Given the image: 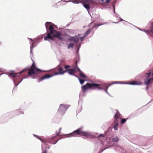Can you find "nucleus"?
I'll return each mask as SVG.
<instances>
[{"label": "nucleus", "instance_id": "1", "mask_svg": "<svg viewBox=\"0 0 153 153\" xmlns=\"http://www.w3.org/2000/svg\"><path fill=\"white\" fill-rule=\"evenodd\" d=\"M49 32L47 33V36L45 37V40L48 39H53L54 37L59 39L62 40V38L61 36V33L54 29L52 25H50L49 27Z\"/></svg>", "mask_w": 153, "mask_h": 153}, {"label": "nucleus", "instance_id": "2", "mask_svg": "<svg viewBox=\"0 0 153 153\" xmlns=\"http://www.w3.org/2000/svg\"><path fill=\"white\" fill-rule=\"evenodd\" d=\"M81 88L83 92H85L88 89L100 90L103 89V87L101 84L95 83H87L85 85L82 86Z\"/></svg>", "mask_w": 153, "mask_h": 153}, {"label": "nucleus", "instance_id": "3", "mask_svg": "<svg viewBox=\"0 0 153 153\" xmlns=\"http://www.w3.org/2000/svg\"><path fill=\"white\" fill-rule=\"evenodd\" d=\"M87 137L90 136V133L88 132L84 131H82L81 129L79 128L74 131L73 133L70 134V137H78V135Z\"/></svg>", "mask_w": 153, "mask_h": 153}, {"label": "nucleus", "instance_id": "4", "mask_svg": "<svg viewBox=\"0 0 153 153\" xmlns=\"http://www.w3.org/2000/svg\"><path fill=\"white\" fill-rule=\"evenodd\" d=\"M26 69L27 70H27L28 75L30 76H32V75H37L42 71L40 69L36 68L34 62L30 68L28 70L27 68Z\"/></svg>", "mask_w": 153, "mask_h": 153}, {"label": "nucleus", "instance_id": "5", "mask_svg": "<svg viewBox=\"0 0 153 153\" xmlns=\"http://www.w3.org/2000/svg\"><path fill=\"white\" fill-rule=\"evenodd\" d=\"M72 1L75 4L82 3L83 4H88L90 5L94 4H96L94 0H72Z\"/></svg>", "mask_w": 153, "mask_h": 153}, {"label": "nucleus", "instance_id": "6", "mask_svg": "<svg viewBox=\"0 0 153 153\" xmlns=\"http://www.w3.org/2000/svg\"><path fill=\"white\" fill-rule=\"evenodd\" d=\"M68 108V107L64 104L60 105L58 109V111L59 113L64 114V112L66 111Z\"/></svg>", "mask_w": 153, "mask_h": 153}, {"label": "nucleus", "instance_id": "7", "mask_svg": "<svg viewBox=\"0 0 153 153\" xmlns=\"http://www.w3.org/2000/svg\"><path fill=\"white\" fill-rule=\"evenodd\" d=\"M75 63L76 67L72 69L66 70V71H68V73L71 75H74V74L78 71V68H79L77 67V60H76Z\"/></svg>", "mask_w": 153, "mask_h": 153}, {"label": "nucleus", "instance_id": "8", "mask_svg": "<svg viewBox=\"0 0 153 153\" xmlns=\"http://www.w3.org/2000/svg\"><path fill=\"white\" fill-rule=\"evenodd\" d=\"M121 118V114L118 111H117L116 113L114 115V121L119 122L118 119Z\"/></svg>", "mask_w": 153, "mask_h": 153}, {"label": "nucleus", "instance_id": "9", "mask_svg": "<svg viewBox=\"0 0 153 153\" xmlns=\"http://www.w3.org/2000/svg\"><path fill=\"white\" fill-rule=\"evenodd\" d=\"M56 69L57 72V73L56 74L58 75L63 74L66 71V70L65 71L63 70V68L62 67H60L58 69Z\"/></svg>", "mask_w": 153, "mask_h": 153}, {"label": "nucleus", "instance_id": "10", "mask_svg": "<svg viewBox=\"0 0 153 153\" xmlns=\"http://www.w3.org/2000/svg\"><path fill=\"white\" fill-rule=\"evenodd\" d=\"M147 34H149L150 33V32L153 33V22H152L150 26V30H143Z\"/></svg>", "mask_w": 153, "mask_h": 153}, {"label": "nucleus", "instance_id": "11", "mask_svg": "<svg viewBox=\"0 0 153 153\" xmlns=\"http://www.w3.org/2000/svg\"><path fill=\"white\" fill-rule=\"evenodd\" d=\"M27 70L26 69H25L23 70L22 71H21L20 73H15L14 71H12L10 73H9V75L10 76H12L13 77H16L17 76V74H20L22 73L23 72H25V71Z\"/></svg>", "mask_w": 153, "mask_h": 153}, {"label": "nucleus", "instance_id": "12", "mask_svg": "<svg viewBox=\"0 0 153 153\" xmlns=\"http://www.w3.org/2000/svg\"><path fill=\"white\" fill-rule=\"evenodd\" d=\"M51 77V76H50V74H46L44 76H42L39 79V82H40L44 79H48Z\"/></svg>", "mask_w": 153, "mask_h": 153}, {"label": "nucleus", "instance_id": "13", "mask_svg": "<svg viewBox=\"0 0 153 153\" xmlns=\"http://www.w3.org/2000/svg\"><path fill=\"white\" fill-rule=\"evenodd\" d=\"M68 40L70 41H75L76 43L79 42V39L76 36L69 38Z\"/></svg>", "mask_w": 153, "mask_h": 153}, {"label": "nucleus", "instance_id": "14", "mask_svg": "<svg viewBox=\"0 0 153 153\" xmlns=\"http://www.w3.org/2000/svg\"><path fill=\"white\" fill-rule=\"evenodd\" d=\"M153 81V77L148 79H146L144 80V83L145 85H148L151 83Z\"/></svg>", "mask_w": 153, "mask_h": 153}, {"label": "nucleus", "instance_id": "15", "mask_svg": "<svg viewBox=\"0 0 153 153\" xmlns=\"http://www.w3.org/2000/svg\"><path fill=\"white\" fill-rule=\"evenodd\" d=\"M78 71L79 72V76L83 78H87V76H85L83 73L81 71V70L79 68H78Z\"/></svg>", "mask_w": 153, "mask_h": 153}, {"label": "nucleus", "instance_id": "16", "mask_svg": "<svg viewBox=\"0 0 153 153\" xmlns=\"http://www.w3.org/2000/svg\"><path fill=\"white\" fill-rule=\"evenodd\" d=\"M57 73V72L56 71V69L53 70H52L51 73L49 74H50V76H51V77L53 76L58 75L56 74Z\"/></svg>", "mask_w": 153, "mask_h": 153}, {"label": "nucleus", "instance_id": "17", "mask_svg": "<svg viewBox=\"0 0 153 153\" xmlns=\"http://www.w3.org/2000/svg\"><path fill=\"white\" fill-rule=\"evenodd\" d=\"M111 0H106L104 1V0H101V1L102 2V4L104 6H105L106 4H108L111 1Z\"/></svg>", "mask_w": 153, "mask_h": 153}, {"label": "nucleus", "instance_id": "18", "mask_svg": "<svg viewBox=\"0 0 153 153\" xmlns=\"http://www.w3.org/2000/svg\"><path fill=\"white\" fill-rule=\"evenodd\" d=\"M114 123H115V125L114 127V128L115 130H117L118 129V126L119 124V122H115Z\"/></svg>", "mask_w": 153, "mask_h": 153}, {"label": "nucleus", "instance_id": "19", "mask_svg": "<svg viewBox=\"0 0 153 153\" xmlns=\"http://www.w3.org/2000/svg\"><path fill=\"white\" fill-rule=\"evenodd\" d=\"M91 31V29L89 28L85 33L84 35L85 36H86L90 33Z\"/></svg>", "mask_w": 153, "mask_h": 153}, {"label": "nucleus", "instance_id": "20", "mask_svg": "<svg viewBox=\"0 0 153 153\" xmlns=\"http://www.w3.org/2000/svg\"><path fill=\"white\" fill-rule=\"evenodd\" d=\"M84 4V6L86 9L87 10L89 9H90V6L89 4Z\"/></svg>", "mask_w": 153, "mask_h": 153}, {"label": "nucleus", "instance_id": "21", "mask_svg": "<svg viewBox=\"0 0 153 153\" xmlns=\"http://www.w3.org/2000/svg\"><path fill=\"white\" fill-rule=\"evenodd\" d=\"M75 76L76 77L78 78V79L79 80L80 83L81 84H82L84 83V82L85 81V80H83V79H80L77 75H75Z\"/></svg>", "mask_w": 153, "mask_h": 153}, {"label": "nucleus", "instance_id": "22", "mask_svg": "<svg viewBox=\"0 0 153 153\" xmlns=\"http://www.w3.org/2000/svg\"><path fill=\"white\" fill-rule=\"evenodd\" d=\"M130 84L131 85H140V84H139L138 82L137 81H133L131 82Z\"/></svg>", "mask_w": 153, "mask_h": 153}, {"label": "nucleus", "instance_id": "23", "mask_svg": "<svg viewBox=\"0 0 153 153\" xmlns=\"http://www.w3.org/2000/svg\"><path fill=\"white\" fill-rule=\"evenodd\" d=\"M119 139L117 137H116L115 138H114L112 139V141L113 142H117L119 141Z\"/></svg>", "mask_w": 153, "mask_h": 153}, {"label": "nucleus", "instance_id": "24", "mask_svg": "<svg viewBox=\"0 0 153 153\" xmlns=\"http://www.w3.org/2000/svg\"><path fill=\"white\" fill-rule=\"evenodd\" d=\"M50 24V23L49 22H47L45 24V26L46 27V29L47 30V32L48 31V27L49 26V25Z\"/></svg>", "mask_w": 153, "mask_h": 153}, {"label": "nucleus", "instance_id": "25", "mask_svg": "<svg viewBox=\"0 0 153 153\" xmlns=\"http://www.w3.org/2000/svg\"><path fill=\"white\" fill-rule=\"evenodd\" d=\"M127 119H124V118L122 119L121 121V123L122 124L126 122V121Z\"/></svg>", "mask_w": 153, "mask_h": 153}, {"label": "nucleus", "instance_id": "26", "mask_svg": "<svg viewBox=\"0 0 153 153\" xmlns=\"http://www.w3.org/2000/svg\"><path fill=\"white\" fill-rule=\"evenodd\" d=\"M74 45L73 43H70V44H69L68 45V49H69L73 47Z\"/></svg>", "mask_w": 153, "mask_h": 153}, {"label": "nucleus", "instance_id": "27", "mask_svg": "<svg viewBox=\"0 0 153 153\" xmlns=\"http://www.w3.org/2000/svg\"><path fill=\"white\" fill-rule=\"evenodd\" d=\"M151 74V72H150L149 73H147L146 74V77L147 78H149Z\"/></svg>", "mask_w": 153, "mask_h": 153}, {"label": "nucleus", "instance_id": "28", "mask_svg": "<svg viewBox=\"0 0 153 153\" xmlns=\"http://www.w3.org/2000/svg\"><path fill=\"white\" fill-rule=\"evenodd\" d=\"M61 129H62L61 128H60L59 129V132H56V136L59 135V134H60Z\"/></svg>", "mask_w": 153, "mask_h": 153}, {"label": "nucleus", "instance_id": "29", "mask_svg": "<svg viewBox=\"0 0 153 153\" xmlns=\"http://www.w3.org/2000/svg\"><path fill=\"white\" fill-rule=\"evenodd\" d=\"M102 25V24H96V25H95L93 27H92V28H93L96 27H98L100 25Z\"/></svg>", "mask_w": 153, "mask_h": 153}, {"label": "nucleus", "instance_id": "30", "mask_svg": "<svg viewBox=\"0 0 153 153\" xmlns=\"http://www.w3.org/2000/svg\"><path fill=\"white\" fill-rule=\"evenodd\" d=\"M85 37V36L83 35L82 37H80L79 39H80L81 41H82Z\"/></svg>", "mask_w": 153, "mask_h": 153}, {"label": "nucleus", "instance_id": "31", "mask_svg": "<svg viewBox=\"0 0 153 153\" xmlns=\"http://www.w3.org/2000/svg\"><path fill=\"white\" fill-rule=\"evenodd\" d=\"M70 67V66L69 65H66L65 68L66 69V70L67 69V68H69Z\"/></svg>", "mask_w": 153, "mask_h": 153}, {"label": "nucleus", "instance_id": "32", "mask_svg": "<svg viewBox=\"0 0 153 153\" xmlns=\"http://www.w3.org/2000/svg\"><path fill=\"white\" fill-rule=\"evenodd\" d=\"M99 137H104V135L103 134H100L99 135Z\"/></svg>", "mask_w": 153, "mask_h": 153}, {"label": "nucleus", "instance_id": "33", "mask_svg": "<svg viewBox=\"0 0 153 153\" xmlns=\"http://www.w3.org/2000/svg\"><path fill=\"white\" fill-rule=\"evenodd\" d=\"M47 151L46 150H45L42 152V153H47Z\"/></svg>", "mask_w": 153, "mask_h": 153}, {"label": "nucleus", "instance_id": "34", "mask_svg": "<svg viewBox=\"0 0 153 153\" xmlns=\"http://www.w3.org/2000/svg\"><path fill=\"white\" fill-rule=\"evenodd\" d=\"M57 3H56V4H55L54 5V7H57Z\"/></svg>", "mask_w": 153, "mask_h": 153}, {"label": "nucleus", "instance_id": "35", "mask_svg": "<svg viewBox=\"0 0 153 153\" xmlns=\"http://www.w3.org/2000/svg\"><path fill=\"white\" fill-rule=\"evenodd\" d=\"M42 142L44 143H45V140H40Z\"/></svg>", "mask_w": 153, "mask_h": 153}, {"label": "nucleus", "instance_id": "36", "mask_svg": "<svg viewBox=\"0 0 153 153\" xmlns=\"http://www.w3.org/2000/svg\"><path fill=\"white\" fill-rule=\"evenodd\" d=\"M109 86V85H108V86L107 87L106 89L105 90V91H106L107 93V89H108V87Z\"/></svg>", "mask_w": 153, "mask_h": 153}, {"label": "nucleus", "instance_id": "37", "mask_svg": "<svg viewBox=\"0 0 153 153\" xmlns=\"http://www.w3.org/2000/svg\"><path fill=\"white\" fill-rule=\"evenodd\" d=\"M120 22L119 21H118V22H114V23H117L118 22Z\"/></svg>", "mask_w": 153, "mask_h": 153}, {"label": "nucleus", "instance_id": "38", "mask_svg": "<svg viewBox=\"0 0 153 153\" xmlns=\"http://www.w3.org/2000/svg\"><path fill=\"white\" fill-rule=\"evenodd\" d=\"M152 77H153V72L152 74Z\"/></svg>", "mask_w": 153, "mask_h": 153}, {"label": "nucleus", "instance_id": "39", "mask_svg": "<svg viewBox=\"0 0 153 153\" xmlns=\"http://www.w3.org/2000/svg\"><path fill=\"white\" fill-rule=\"evenodd\" d=\"M148 86H147V88H146V89H147H147H148Z\"/></svg>", "mask_w": 153, "mask_h": 153}, {"label": "nucleus", "instance_id": "40", "mask_svg": "<svg viewBox=\"0 0 153 153\" xmlns=\"http://www.w3.org/2000/svg\"><path fill=\"white\" fill-rule=\"evenodd\" d=\"M93 23V22H91V23Z\"/></svg>", "mask_w": 153, "mask_h": 153}, {"label": "nucleus", "instance_id": "41", "mask_svg": "<svg viewBox=\"0 0 153 153\" xmlns=\"http://www.w3.org/2000/svg\"><path fill=\"white\" fill-rule=\"evenodd\" d=\"M117 83L116 82H115V83Z\"/></svg>", "mask_w": 153, "mask_h": 153}]
</instances>
